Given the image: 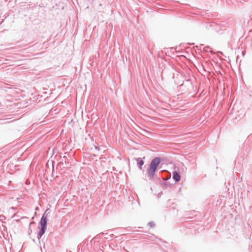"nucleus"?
I'll return each instance as SVG.
<instances>
[{"mask_svg": "<svg viewBox=\"0 0 252 252\" xmlns=\"http://www.w3.org/2000/svg\"><path fill=\"white\" fill-rule=\"evenodd\" d=\"M242 54L243 56H245V53H244V51L242 52Z\"/></svg>", "mask_w": 252, "mask_h": 252, "instance_id": "obj_12", "label": "nucleus"}, {"mask_svg": "<svg viewBox=\"0 0 252 252\" xmlns=\"http://www.w3.org/2000/svg\"><path fill=\"white\" fill-rule=\"evenodd\" d=\"M170 177H171V176H169V177H168L167 179H169V178H170Z\"/></svg>", "mask_w": 252, "mask_h": 252, "instance_id": "obj_16", "label": "nucleus"}, {"mask_svg": "<svg viewBox=\"0 0 252 252\" xmlns=\"http://www.w3.org/2000/svg\"><path fill=\"white\" fill-rule=\"evenodd\" d=\"M203 46V44H200L199 46L197 45L195 46V48L199 50H201V47Z\"/></svg>", "mask_w": 252, "mask_h": 252, "instance_id": "obj_9", "label": "nucleus"}, {"mask_svg": "<svg viewBox=\"0 0 252 252\" xmlns=\"http://www.w3.org/2000/svg\"><path fill=\"white\" fill-rule=\"evenodd\" d=\"M103 235V233H99L96 237H94V239H99V238H102Z\"/></svg>", "mask_w": 252, "mask_h": 252, "instance_id": "obj_6", "label": "nucleus"}, {"mask_svg": "<svg viewBox=\"0 0 252 252\" xmlns=\"http://www.w3.org/2000/svg\"><path fill=\"white\" fill-rule=\"evenodd\" d=\"M46 228L39 227V231L37 234V238L39 240L45 233Z\"/></svg>", "mask_w": 252, "mask_h": 252, "instance_id": "obj_5", "label": "nucleus"}, {"mask_svg": "<svg viewBox=\"0 0 252 252\" xmlns=\"http://www.w3.org/2000/svg\"><path fill=\"white\" fill-rule=\"evenodd\" d=\"M170 177H171V176H169V177H168L167 179H169V178H170Z\"/></svg>", "mask_w": 252, "mask_h": 252, "instance_id": "obj_15", "label": "nucleus"}, {"mask_svg": "<svg viewBox=\"0 0 252 252\" xmlns=\"http://www.w3.org/2000/svg\"><path fill=\"white\" fill-rule=\"evenodd\" d=\"M148 225L151 227L153 228L155 226V224L153 221H150L148 223Z\"/></svg>", "mask_w": 252, "mask_h": 252, "instance_id": "obj_7", "label": "nucleus"}, {"mask_svg": "<svg viewBox=\"0 0 252 252\" xmlns=\"http://www.w3.org/2000/svg\"><path fill=\"white\" fill-rule=\"evenodd\" d=\"M95 149L97 150H99V148L98 147L95 146Z\"/></svg>", "mask_w": 252, "mask_h": 252, "instance_id": "obj_11", "label": "nucleus"}, {"mask_svg": "<svg viewBox=\"0 0 252 252\" xmlns=\"http://www.w3.org/2000/svg\"><path fill=\"white\" fill-rule=\"evenodd\" d=\"M160 158L156 157L154 158L150 163L147 170V176L150 180H159L160 176L156 173V172L157 171L158 167L160 164Z\"/></svg>", "mask_w": 252, "mask_h": 252, "instance_id": "obj_1", "label": "nucleus"}, {"mask_svg": "<svg viewBox=\"0 0 252 252\" xmlns=\"http://www.w3.org/2000/svg\"><path fill=\"white\" fill-rule=\"evenodd\" d=\"M170 177H171V176H169V177H168L167 179H169V178H170Z\"/></svg>", "mask_w": 252, "mask_h": 252, "instance_id": "obj_13", "label": "nucleus"}, {"mask_svg": "<svg viewBox=\"0 0 252 252\" xmlns=\"http://www.w3.org/2000/svg\"><path fill=\"white\" fill-rule=\"evenodd\" d=\"M163 180H166L167 179H164V178H163Z\"/></svg>", "mask_w": 252, "mask_h": 252, "instance_id": "obj_19", "label": "nucleus"}, {"mask_svg": "<svg viewBox=\"0 0 252 252\" xmlns=\"http://www.w3.org/2000/svg\"><path fill=\"white\" fill-rule=\"evenodd\" d=\"M173 179L175 181V182H178L180 181L181 176L180 174L175 171L173 172Z\"/></svg>", "mask_w": 252, "mask_h": 252, "instance_id": "obj_3", "label": "nucleus"}, {"mask_svg": "<svg viewBox=\"0 0 252 252\" xmlns=\"http://www.w3.org/2000/svg\"><path fill=\"white\" fill-rule=\"evenodd\" d=\"M47 217V215L46 214L45 212L42 215L39 223L41 228H47L48 220Z\"/></svg>", "mask_w": 252, "mask_h": 252, "instance_id": "obj_2", "label": "nucleus"}, {"mask_svg": "<svg viewBox=\"0 0 252 252\" xmlns=\"http://www.w3.org/2000/svg\"><path fill=\"white\" fill-rule=\"evenodd\" d=\"M210 26H213V25L212 24L210 25Z\"/></svg>", "mask_w": 252, "mask_h": 252, "instance_id": "obj_18", "label": "nucleus"}, {"mask_svg": "<svg viewBox=\"0 0 252 252\" xmlns=\"http://www.w3.org/2000/svg\"><path fill=\"white\" fill-rule=\"evenodd\" d=\"M164 171H165L164 170H161V172H164Z\"/></svg>", "mask_w": 252, "mask_h": 252, "instance_id": "obj_20", "label": "nucleus"}, {"mask_svg": "<svg viewBox=\"0 0 252 252\" xmlns=\"http://www.w3.org/2000/svg\"><path fill=\"white\" fill-rule=\"evenodd\" d=\"M209 49V46H206L203 48V51L205 52H207L208 51V49Z\"/></svg>", "mask_w": 252, "mask_h": 252, "instance_id": "obj_10", "label": "nucleus"}, {"mask_svg": "<svg viewBox=\"0 0 252 252\" xmlns=\"http://www.w3.org/2000/svg\"><path fill=\"white\" fill-rule=\"evenodd\" d=\"M219 53H220V54H222V53L221 52H219Z\"/></svg>", "mask_w": 252, "mask_h": 252, "instance_id": "obj_17", "label": "nucleus"}, {"mask_svg": "<svg viewBox=\"0 0 252 252\" xmlns=\"http://www.w3.org/2000/svg\"><path fill=\"white\" fill-rule=\"evenodd\" d=\"M34 223V221H32L30 223V226H29V234H30V233H32V229H31V225L32 224H33Z\"/></svg>", "mask_w": 252, "mask_h": 252, "instance_id": "obj_8", "label": "nucleus"}, {"mask_svg": "<svg viewBox=\"0 0 252 252\" xmlns=\"http://www.w3.org/2000/svg\"><path fill=\"white\" fill-rule=\"evenodd\" d=\"M170 177H171V176H169V177H168L167 179H169V178H170Z\"/></svg>", "mask_w": 252, "mask_h": 252, "instance_id": "obj_14", "label": "nucleus"}, {"mask_svg": "<svg viewBox=\"0 0 252 252\" xmlns=\"http://www.w3.org/2000/svg\"><path fill=\"white\" fill-rule=\"evenodd\" d=\"M136 160L137 161V166L138 168L141 170L142 168V166L144 164V161L142 160L141 158H135Z\"/></svg>", "mask_w": 252, "mask_h": 252, "instance_id": "obj_4", "label": "nucleus"}]
</instances>
